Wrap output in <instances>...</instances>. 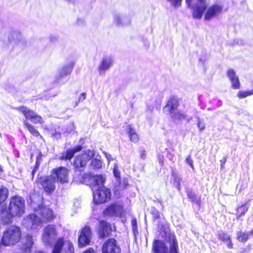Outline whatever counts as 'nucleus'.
<instances>
[{
	"instance_id": "nucleus-8",
	"label": "nucleus",
	"mask_w": 253,
	"mask_h": 253,
	"mask_svg": "<svg viewBox=\"0 0 253 253\" xmlns=\"http://www.w3.org/2000/svg\"><path fill=\"white\" fill-rule=\"evenodd\" d=\"M57 236V232L54 225H48L43 229L42 239L46 245H51Z\"/></svg>"
},
{
	"instance_id": "nucleus-57",
	"label": "nucleus",
	"mask_w": 253,
	"mask_h": 253,
	"mask_svg": "<svg viewBox=\"0 0 253 253\" xmlns=\"http://www.w3.org/2000/svg\"><path fill=\"white\" fill-rule=\"evenodd\" d=\"M67 1H69V2H71L73 0H67Z\"/></svg>"
},
{
	"instance_id": "nucleus-46",
	"label": "nucleus",
	"mask_w": 253,
	"mask_h": 253,
	"mask_svg": "<svg viewBox=\"0 0 253 253\" xmlns=\"http://www.w3.org/2000/svg\"><path fill=\"white\" fill-rule=\"evenodd\" d=\"M86 98V93L84 92L82 93L78 98V102L76 103V106L78 105V103L80 102H83Z\"/></svg>"
},
{
	"instance_id": "nucleus-4",
	"label": "nucleus",
	"mask_w": 253,
	"mask_h": 253,
	"mask_svg": "<svg viewBox=\"0 0 253 253\" xmlns=\"http://www.w3.org/2000/svg\"><path fill=\"white\" fill-rule=\"evenodd\" d=\"M178 106V101L176 98H172L167 102L165 107L166 111H168L171 117L173 119L181 120L185 119L186 117V115L183 113L178 112L177 108Z\"/></svg>"
},
{
	"instance_id": "nucleus-16",
	"label": "nucleus",
	"mask_w": 253,
	"mask_h": 253,
	"mask_svg": "<svg viewBox=\"0 0 253 253\" xmlns=\"http://www.w3.org/2000/svg\"><path fill=\"white\" fill-rule=\"evenodd\" d=\"M113 21L118 26H126L131 23V20L128 16L119 13L113 15Z\"/></svg>"
},
{
	"instance_id": "nucleus-12",
	"label": "nucleus",
	"mask_w": 253,
	"mask_h": 253,
	"mask_svg": "<svg viewBox=\"0 0 253 253\" xmlns=\"http://www.w3.org/2000/svg\"><path fill=\"white\" fill-rule=\"evenodd\" d=\"M120 248L114 239H109L105 242L102 247V253H120Z\"/></svg>"
},
{
	"instance_id": "nucleus-20",
	"label": "nucleus",
	"mask_w": 253,
	"mask_h": 253,
	"mask_svg": "<svg viewBox=\"0 0 253 253\" xmlns=\"http://www.w3.org/2000/svg\"><path fill=\"white\" fill-rule=\"evenodd\" d=\"M74 65L73 62H70L63 65L59 68L58 74L57 75V80L61 79L70 74L72 71Z\"/></svg>"
},
{
	"instance_id": "nucleus-43",
	"label": "nucleus",
	"mask_w": 253,
	"mask_h": 253,
	"mask_svg": "<svg viewBox=\"0 0 253 253\" xmlns=\"http://www.w3.org/2000/svg\"><path fill=\"white\" fill-rule=\"evenodd\" d=\"M196 118L197 119V125L198 128L200 131L203 130L206 127L205 125L204 124H201L200 118L199 117L197 116Z\"/></svg>"
},
{
	"instance_id": "nucleus-39",
	"label": "nucleus",
	"mask_w": 253,
	"mask_h": 253,
	"mask_svg": "<svg viewBox=\"0 0 253 253\" xmlns=\"http://www.w3.org/2000/svg\"><path fill=\"white\" fill-rule=\"evenodd\" d=\"M170 5L175 7H179L181 5L182 0H167Z\"/></svg>"
},
{
	"instance_id": "nucleus-33",
	"label": "nucleus",
	"mask_w": 253,
	"mask_h": 253,
	"mask_svg": "<svg viewBox=\"0 0 253 253\" xmlns=\"http://www.w3.org/2000/svg\"><path fill=\"white\" fill-rule=\"evenodd\" d=\"M161 103V101L159 100H153V99H150L149 100H147L146 102L147 105V110L150 111H152L154 106L157 107V106L159 105Z\"/></svg>"
},
{
	"instance_id": "nucleus-25",
	"label": "nucleus",
	"mask_w": 253,
	"mask_h": 253,
	"mask_svg": "<svg viewBox=\"0 0 253 253\" xmlns=\"http://www.w3.org/2000/svg\"><path fill=\"white\" fill-rule=\"evenodd\" d=\"M217 238L218 239L224 242L226 244L228 248H232V244L230 237L227 233L223 231H219L217 234Z\"/></svg>"
},
{
	"instance_id": "nucleus-59",
	"label": "nucleus",
	"mask_w": 253,
	"mask_h": 253,
	"mask_svg": "<svg viewBox=\"0 0 253 253\" xmlns=\"http://www.w3.org/2000/svg\"><path fill=\"white\" fill-rule=\"evenodd\" d=\"M225 161H226V160H225L224 161H222L223 164L225 163Z\"/></svg>"
},
{
	"instance_id": "nucleus-42",
	"label": "nucleus",
	"mask_w": 253,
	"mask_h": 253,
	"mask_svg": "<svg viewBox=\"0 0 253 253\" xmlns=\"http://www.w3.org/2000/svg\"><path fill=\"white\" fill-rule=\"evenodd\" d=\"M151 213L153 216L154 219H157L159 218V211L155 208H153L151 210Z\"/></svg>"
},
{
	"instance_id": "nucleus-35",
	"label": "nucleus",
	"mask_w": 253,
	"mask_h": 253,
	"mask_svg": "<svg viewBox=\"0 0 253 253\" xmlns=\"http://www.w3.org/2000/svg\"><path fill=\"white\" fill-rule=\"evenodd\" d=\"M105 177L103 175H97L93 177V181L97 186L103 185L105 181Z\"/></svg>"
},
{
	"instance_id": "nucleus-28",
	"label": "nucleus",
	"mask_w": 253,
	"mask_h": 253,
	"mask_svg": "<svg viewBox=\"0 0 253 253\" xmlns=\"http://www.w3.org/2000/svg\"><path fill=\"white\" fill-rule=\"evenodd\" d=\"M33 244V242L32 236H27L26 242L23 244L22 247V250L25 252L29 253L31 251Z\"/></svg>"
},
{
	"instance_id": "nucleus-53",
	"label": "nucleus",
	"mask_w": 253,
	"mask_h": 253,
	"mask_svg": "<svg viewBox=\"0 0 253 253\" xmlns=\"http://www.w3.org/2000/svg\"><path fill=\"white\" fill-rule=\"evenodd\" d=\"M134 224H136V221H132V227H133V228H134Z\"/></svg>"
},
{
	"instance_id": "nucleus-9",
	"label": "nucleus",
	"mask_w": 253,
	"mask_h": 253,
	"mask_svg": "<svg viewBox=\"0 0 253 253\" xmlns=\"http://www.w3.org/2000/svg\"><path fill=\"white\" fill-rule=\"evenodd\" d=\"M68 174L69 171L67 169L64 167H60L54 169L51 175L56 182L64 184L68 182Z\"/></svg>"
},
{
	"instance_id": "nucleus-7",
	"label": "nucleus",
	"mask_w": 253,
	"mask_h": 253,
	"mask_svg": "<svg viewBox=\"0 0 253 253\" xmlns=\"http://www.w3.org/2000/svg\"><path fill=\"white\" fill-rule=\"evenodd\" d=\"M93 201L97 204L108 201L111 198L110 189L104 186L100 187L93 193Z\"/></svg>"
},
{
	"instance_id": "nucleus-48",
	"label": "nucleus",
	"mask_w": 253,
	"mask_h": 253,
	"mask_svg": "<svg viewBox=\"0 0 253 253\" xmlns=\"http://www.w3.org/2000/svg\"><path fill=\"white\" fill-rule=\"evenodd\" d=\"M104 153V155H105L106 158H107V159L108 160V161H110L111 160H113V159L111 158V156L109 154H108L107 153Z\"/></svg>"
},
{
	"instance_id": "nucleus-51",
	"label": "nucleus",
	"mask_w": 253,
	"mask_h": 253,
	"mask_svg": "<svg viewBox=\"0 0 253 253\" xmlns=\"http://www.w3.org/2000/svg\"><path fill=\"white\" fill-rule=\"evenodd\" d=\"M84 253H95V252L92 249L90 248L86 250Z\"/></svg>"
},
{
	"instance_id": "nucleus-52",
	"label": "nucleus",
	"mask_w": 253,
	"mask_h": 253,
	"mask_svg": "<svg viewBox=\"0 0 253 253\" xmlns=\"http://www.w3.org/2000/svg\"><path fill=\"white\" fill-rule=\"evenodd\" d=\"M192 0H186V3H187L188 7L191 8V1Z\"/></svg>"
},
{
	"instance_id": "nucleus-41",
	"label": "nucleus",
	"mask_w": 253,
	"mask_h": 253,
	"mask_svg": "<svg viewBox=\"0 0 253 253\" xmlns=\"http://www.w3.org/2000/svg\"><path fill=\"white\" fill-rule=\"evenodd\" d=\"M32 122L34 124H42V123H43L44 121H43L42 118L41 116H40L38 115H37L36 116V117H35V119H34L33 120Z\"/></svg>"
},
{
	"instance_id": "nucleus-38",
	"label": "nucleus",
	"mask_w": 253,
	"mask_h": 253,
	"mask_svg": "<svg viewBox=\"0 0 253 253\" xmlns=\"http://www.w3.org/2000/svg\"><path fill=\"white\" fill-rule=\"evenodd\" d=\"M252 90L250 91H240L238 93V96L241 98H245L249 95H253Z\"/></svg>"
},
{
	"instance_id": "nucleus-34",
	"label": "nucleus",
	"mask_w": 253,
	"mask_h": 253,
	"mask_svg": "<svg viewBox=\"0 0 253 253\" xmlns=\"http://www.w3.org/2000/svg\"><path fill=\"white\" fill-rule=\"evenodd\" d=\"M8 194V190L6 188L2 187L0 188V204L7 199Z\"/></svg>"
},
{
	"instance_id": "nucleus-54",
	"label": "nucleus",
	"mask_w": 253,
	"mask_h": 253,
	"mask_svg": "<svg viewBox=\"0 0 253 253\" xmlns=\"http://www.w3.org/2000/svg\"><path fill=\"white\" fill-rule=\"evenodd\" d=\"M35 171H36V170H35V169H34L33 170V171H32V174H33V175H34V173L35 172Z\"/></svg>"
},
{
	"instance_id": "nucleus-56",
	"label": "nucleus",
	"mask_w": 253,
	"mask_h": 253,
	"mask_svg": "<svg viewBox=\"0 0 253 253\" xmlns=\"http://www.w3.org/2000/svg\"><path fill=\"white\" fill-rule=\"evenodd\" d=\"M80 21H81V20H78V24H80Z\"/></svg>"
},
{
	"instance_id": "nucleus-10",
	"label": "nucleus",
	"mask_w": 253,
	"mask_h": 253,
	"mask_svg": "<svg viewBox=\"0 0 253 253\" xmlns=\"http://www.w3.org/2000/svg\"><path fill=\"white\" fill-rule=\"evenodd\" d=\"M40 217L35 212L30 214L25 217L23 221V225L28 229H35L41 224Z\"/></svg>"
},
{
	"instance_id": "nucleus-26",
	"label": "nucleus",
	"mask_w": 253,
	"mask_h": 253,
	"mask_svg": "<svg viewBox=\"0 0 253 253\" xmlns=\"http://www.w3.org/2000/svg\"><path fill=\"white\" fill-rule=\"evenodd\" d=\"M127 132L130 140L133 143H137L139 140V137L135 130L130 125L127 126Z\"/></svg>"
},
{
	"instance_id": "nucleus-44",
	"label": "nucleus",
	"mask_w": 253,
	"mask_h": 253,
	"mask_svg": "<svg viewBox=\"0 0 253 253\" xmlns=\"http://www.w3.org/2000/svg\"><path fill=\"white\" fill-rule=\"evenodd\" d=\"M174 184L177 187V188L178 189V190H180V177L177 175H174Z\"/></svg>"
},
{
	"instance_id": "nucleus-49",
	"label": "nucleus",
	"mask_w": 253,
	"mask_h": 253,
	"mask_svg": "<svg viewBox=\"0 0 253 253\" xmlns=\"http://www.w3.org/2000/svg\"><path fill=\"white\" fill-rule=\"evenodd\" d=\"M159 162L161 164L163 165L164 163V156L163 155H159L158 157Z\"/></svg>"
},
{
	"instance_id": "nucleus-58",
	"label": "nucleus",
	"mask_w": 253,
	"mask_h": 253,
	"mask_svg": "<svg viewBox=\"0 0 253 253\" xmlns=\"http://www.w3.org/2000/svg\"><path fill=\"white\" fill-rule=\"evenodd\" d=\"M0 171H2V168L0 166Z\"/></svg>"
},
{
	"instance_id": "nucleus-15",
	"label": "nucleus",
	"mask_w": 253,
	"mask_h": 253,
	"mask_svg": "<svg viewBox=\"0 0 253 253\" xmlns=\"http://www.w3.org/2000/svg\"><path fill=\"white\" fill-rule=\"evenodd\" d=\"M197 3L193 7V17L194 18L200 19L207 8L206 0H197Z\"/></svg>"
},
{
	"instance_id": "nucleus-36",
	"label": "nucleus",
	"mask_w": 253,
	"mask_h": 253,
	"mask_svg": "<svg viewBox=\"0 0 253 253\" xmlns=\"http://www.w3.org/2000/svg\"><path fill=\"white\" fill-rule=\"evenodd\" d=\"M249 207L247 204L243 205L241 207L238 208L237 210V217H240L247 211L248 210Z\"/></svg>"
},
{
	"instance_id": "nucleus-11",
	"label": "nucleus",
	"mask_w": 253,
	"mask_h": 253,
	"mask_svg": "<svg viewBox=\"0 0 253 253\" xmlns=\"http://www.w3.org/2000/svg\"><path fill=\"white\" fill-rule=\"evenodd\" d=\"M91 239V231L89 226H85L82 229L78 238L79 246L83 247L88 245Z\"/></svg>"
},
{
	"instance_id": "nucleus-31",
	"label": "nucleus",
	"mask_w": 253,
	"mask_h": 253,
	"mask_svg": "<svg viewBox=\"0 0 253 253\" xmlns=\"http://www.w3.org/2000/svg\"><path fill=\"white\" fill-rule=\"evenodd\" d=\"M186 193L188 197L191 200V201L196 203L198 205H200L201 203V198L200 196L195 194L191 190H187Z\"/></svg>"
},
{
	"instance_id": "nucleus-30",
	"label": "nucleus",
	"mask_w": 253,
	"mask_h": 253,
	"mask_svg": "<svg viewBox=\"0 0 253 253\" xmlns=\"http://www.w3.org/2000/svg\"><path fill=\"white\" fill-rule=\"evenodd\" d=\"M253 235V231H251L249 232H238L237 233V238L238 240L240 242H245Z\"/></svg>"
},
{
	"instance_id": "nucleus-47",
	"label": "nucleus",
	"mask_w": 253,
	"mask_h": 253,
	"mask_svg": "<svg viewBox=\"0 0 253 253\" xmlns=\"http://www.w3.org/2000/svg\"><path fill=\"white\" fill-rule=\"evenodd\" d=\"M140 156L142 159L146 158V151L143 149H141L139 151Z\"/></svg>"
},
{
	"instance_id": "nucleus-60",
	"label": "nucleus",
	"mask_w": 253,
	"mask_h": 253,
	"mask_svg": "<svg viewBox=\"0 0 253 253\" xmlns=\"http://www.w3.org/2000/svg\"><path fill=\"white\" fill-rule=\"evenodd\" d=\"M225 161H226V160H225L224 161H222L223 164L225 163Z\"/></svg>"
},
{
	"instance_id": "nucleus-3",
	"label": "nucleus",
	"mask_w": 253,
	"mask_h": 253,
	"mask_svg": "<svg viewBox=\"0 0 253 253\" xmlns=\"http://www.w3.org/2000/svg\"><path fill=\"white\" fill-rule=\"evenodd\" d=\"M21 236L22 232L20 227L12 225L6 228L3 232L0 243L4 246H12L19 242Z\"/></svg>"
},
{
	"instance_id": "nucleus-13",
	"label": "nucleus",
	"mask_w": 253,
	"mask_h": 253,
	"mask_svg": "<svg viewBox=\"0 0 253 253\" xmlns=\"http://www.w3.org/2000/svg\"><path fill=\"white\" fill-rule=\"evenodd\" d=\"M123 211V205L121 204L115 203L106 208L104 211V214L110 216H118L121 215Z\"/></svg>"
},
{
	"instance_id": "nucleus-40",
	"label": "nucleus",
	"mask_w": 253,
	"mask_h": 253,
	"mask_svg": "<svg viewBox=\"0 0 253 253\" xmlns=\"http://www.w3.org/2000/svg\"><path fill=\"white\" fill-rule=\"evenodd\" d=\"M113 173L116 178V181L118 180H120L121 179L120 176V172L118 169V166L117 165H115L114 169H113Z\"/></svg>"
},
{
	"instance_id": "nucleus-29",
	"label": "nucleus",
	"mask_w": 253,
	"mask_h": 253,
	"mask_svg": "<svg viewBox=\"0 0 253 253\" xmlns=\"http://www.w3.org/2000/svg\"><path fill=\"white\" fill-rule=\"evenodd\" d=\"M115 189L116 191H120L126 187L128 185V182L126 178H123L122 180L116 181L114 183Z\"/></svg>"
},
{
	"instance_id": "nucleus-50",
	"label": "nucleus",
	"mask_w": 253,
	"mask_h": 253,
	"mask_svg": "<svg viewBox=\"0 0 253 253\" xmlns=\"http://www.w3.org/2000/svg\"><path fill=\"white\" fill-rule=\"evenodd\" d=\"M167 157L170 161H172L173 159V155L171 153H168Z\"/></svg>"
},
{
	"instance_id": "nucleus-22",
	"label": "nucleus",
	"mask_w": 253,
	"mask_h": 253,
	"mask_svg": "<svg viewBox=\"0 0 253 253\" xmlns=\"http://www.w3.org/2000/svg\"><path fill=\"white\" fill-rule=\"evenodd\" d=\"M154 253H168V248L165 243L160 240H155L153 244Z\"/></svg>"
},
{
	"instance_id": "nucleus-61",
	"label": "nucleus",
	"mask_w": 253,
	"mask_h": 253,
	"mask_svg": "<svg viewBox=\"0 0 253 253\" xmlns=\"http://www.w3.org/2000/svg\"><path fill=\"white\" fill-rule=\"evenodd\" d=\"M44 253V252H38V253Z\"/></svg>"
},
{
	"instance_id": "nucleus-62",
	"label": "nucleus",
	"mask_w": 253,
	"mask_h": 253,
	"mask_svg": "<svg viewBox=\"0 0 253 253\" xmlns=\"http://www.w3.org/2000/svg\"><path fill=\"white\" fill-rule=\"evenodd\" d=\"M252 92H253V89H252Z\"/></svg>"
},
{
	"instance_id": "nucleus-21",
	"label": "nucleus",
	"mask_w": 253,
	"mask_h": 253,
	"mask_svg": "<svg viewBox=\"0 0 253 253\" xmlns=\"http://www.w3.org/2000/svg\"><path fill=\"white\" fill-rule=\"evenodd\" d=\"M99 234L101 238H104L109 235L112 231V225L107 222L101 220L99 222Z\"/></svg>"
},
{
	"instance_id": "nucleus-5",
	"label": "nucleus",
	"mask_w": 253,
	"mask_h": 253,
	"mask_svg": "<svg viewBox=\"0 0 253 253\" xmlns=\"http://www.w3.org/2000/svg\"><path fill=\"white\" fill-rule=\"evenodd\" d=\"M31 206L37 214L41 216L40 218L41 222L48 221L52 219L53 217L52 211L49 208L43 207L42 205L37 206L33 202H31Z\"/></svg>"
},
{
	"instance_id": "nucleus-17",
	"label": "nucleus",
	"mask_w": 253,
	"mask_h": 253,
	"mask_svg": "<svg viewBox=\"0 0 253 253\" xmlns=\"http://www.w3.org/2000/svg\"><path fill=\"white\" fill-rule=\"evenodd\" d=\"M222 10V7L218 4H214L209 7L205 15L206 20H210L220 14Z\"/></svg>"
},
{
	"instance_id": "nucleus-37",
	"label": "nucleus",
	"mask_w": 253,
	"mask_h": 253,
	"mask_svg": "<svg viewBox=\"0 0 253 253\" xmlns=\"http://www.w3.org/2000/svg\"><path fill=\"white\" fill-rule=\"evenodd\" d=\"M101 167V161L96 158L92 160L90 165V167L92 169H99Z\"/></svg>"
},
{
	"instance_id": "nucleus-19",
	"label": "nucleus",
	"mask_w": 253,
	"mask_h": 253,
	"mask_svg": "<svg viewBox=\"0 0 253 253\" xmlns=\"http://www.w3.org/2000/svg\"><path fill=\"white\" fill-rule=\"evenodd\" d=\"M113 60L111 56H106L103 57L98 68L99 75H103L105 72L111 67L113 65Z\"/></svg>"
},
{
	"instance_id": "nucleus-45",
	"label": "nucleus",
	"mask_w": 253,
	"mask_h": 253,
	"mask_svg": "<svg viewBox=\"0 0 253 253\" xmlns=\"http://www.w3.org/2000/svg\"><path fill=\"white\" fill-rule=\"evenodd\" d=\"M186 162L187 164H188L190 166V167L193 169H194L193 162V160H192L190 155L188 156L187 157V158H186Z\"/></svg>"
},
{
	"instance_id": "nucleus-6",
	"label": "nucleus",
	"mask_w": 253,
	"mask_h": 253,
	"mask_svg": "<svg viewBox=\"0 0 253 253\" xmlns=\"http://www.w3.org/2000/svg\"><path fill=\"white\" fill-rule=\"evenodd\" d=\"M72 243L69 241L64 242L63 238H59L53 247L52 253H74Z\"/></svg>"
},
{
	"instance_id": "nucleus-32",
	"label": "nucleus",
	"mask_w": 253,
	"mask_h": 253,
	"mask_svg": "<svg viewBox=\"0 0 253 253\" xmlns=\"http://www.w3.org/2000/svg\"><path fill=\"white\" fill-rule=\"evenodd\" d=\"M25 127L28 129L29 132L33 136L37 137L40 135L39 131L35 128L34 126L29 124L27 121L24 122Z\"/></svg>"
},
{
	"instance_id": "nucleus-1",
	"label": "nucleus",
	"mask_w": 253,
	"mask_h": 253,
	"mask_svg": "<svg viewBox=\"0 0 253 253\" xmlns=\"http://www.w3.org/2000/svg\"><path fill=\"white\" fill-rule=\"evenodd\" d=\"M25 212V201L20 196L12 197L10 201L8 211L2 210L0 218L4 224H8L12 221L15 216H20Z\"/></svg>"
},
{
	"instance_id": "nucleus-18",
	"label": "nucleus",
	"mask_w": 253,
	"mask_h": 253,
	"mask_svg": "<svg viewBox=\"0 0 253 253\" xmlns=\"http://www.w3.org/2000/svg\"><path fill=\"white\" fill-rule=\"evenodd\" d=\"M55 182L56 180L51 175L50 176L44 178L42 182V185L46 192L51 193L53 192L55 189Z\"/></svg>"
},
{
	"instance_id": "nucleus-23",
	"label": "nucleus",
	"mask_w": 253,
	"mask_h": 253,
	"mask_svg": "<svg viewBox=\"0 0 253 253\" xmlns=\"http://www.w3.org/2000/svg\"><path fill=\"white\" fill-rule=\"evenodd\" d=\"M227 75L232 83V87L234 89H238L240 84L235 71L232 69H229L227 72Z\"/></svg>"
},
{
	"instance_id": "nucleus-14",
	"label": "nucleus",
	"mask_w": 253,
	"mask_h": 253,
	"mask_svg": "<svg viewBox=\"0 0 253 253\" xmlns=\"http://www.w3.org/2000/svg\"><path fill=\"white\" fill-rule=\"evenodd\" d=\"M165 240L166 242L169 245V253H178V244L174 234L169 232H166L165 233Z\"/></svg>"
},
{
	"instance_id": "nucleus-2",
	"label": "nucleus",
	"mask_w": 253,
	"mask_h": 253,
	"mask_svg": "<svg viewBox=\"0 0 253 253\" xmlns=\"http://www.w3.org/2000/svg\"><path fill=\"white\" fill-rule=\"evenodd\" d=\"M94 155L93 151L88 150L85 153L78 156L74 162L76 171L74 174V178L80 182H83L85 180L86 174H85L83 169L86 164Z\"/></svg>"
},
{
	"instance_id": "nucleus-55",
	"label": "nucleus",
	"mask_w": 253,
	"mask_h": 253,
	"mask_svg": "<svg viewBox=\"0 0 253 253\" xmlns=\"http://www.w3.org/2000/svg\"><path fill=\"white\" fill-rule=\"evenodd\" d=\"M22 42H23V44H25V43H26V42H25V40H23V41H22Z\"/></svg>"
},
{
	"instance_id": "nucleus-27",
	"label": "nucleus",
	"mask_w": 253,
	"mask_h": 253,
	"mask_svg": "<svg viewBox=\"0 0 253 253\" xmlns=\"http://www.w3.org/2000/svg\"><path fill=\"white\" fill-rule=\"evenodd\" d=\"M82 149L81 146H78L75 148L73 149H68L66 151V153L62 155V159L70 160L74 156V154L77 152L80 151Z\"/></svg>"
},
{
	"instance_id": "nucleus-24",
	"label": "nucleus",
	"mask_w": 253,
	"mask_h": 253,
	"mask_svg": "<svg viewBox=\"0 0 253 253\" xmlns=\"http://www.w3.org/2000/svg\"><path fill=\"white\" fill-rule=\"evenodd\" d=\"M17 109L24 114L26 119L30 120L31 122L37 115L35 112L25 106L19 107Z\"/></svg>"
}]
</instances>
